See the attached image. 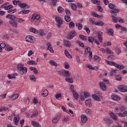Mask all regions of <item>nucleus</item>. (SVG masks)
<instances>
[{"label":"nucleus","instance_id":"nucleus-1","mask_svg":"<svg viewBox=\"0 0 127 127\" xmlns=\"http://www.w3.org/2000/svg\"><path fill=\"white\" fill-rule=\"evenodd\" d=\"M114 112L115 113H119L117 115L119 117H121V118H125V117L127 116V111H126V107L124 106L115 107Z\"/></svg>","mask_w":127,"mask_h":127},{"label":"nucleus","instance_id":"nucleus-2","mask_svg":"<svg viewBox=\"0 0 127 127\" xmlns=\"http://www.w3.org/2000/svg\"><path fill=\"white\" fill-rule=\"evenodd\" d=\"M17 69L20 72H22V74H26L27 73V68L24 67V64H19L17 65Z\"/></svg>","mask_w":127,"mask_h":127},{"label":"nucleus","instance_id":"nucleus-3","mask_svg":"<svg viewBox=\"0 0 127 127\" xmlns=\"http://www.w3.org/2000/svg\"><path fill=\"white\" fill-rule=\"evenodd\" d=\"M55 19L57 23V27H58V28H60L62 24H63V20H62V18H61V17L59 16H56L55 17Z\"/></svg>","mask_w":127,"mask_h":127},{"label":"nucleus","instance_id":"nucleus-4","mask_svg":"<svg viewBox=\"0 0 127 127\" xmlns=\"http://www.w3.org/2000/svg\"><path fill=\"white\" fill-rule=\"evenodd\" d=\"M119 90L123 93H127V87L125 85H121L118 86Z\"/></svg>","mask_w":127,"mask_h":127},{"label":"nucleus","instance_id":"nucleus-5","mask_svg":"<svg viewBox=\"0 0 127 127\" xmlns=\"http://www.w3.org/2000/svg\"><path fill=\"white\" fill-rule=\"evenodd\" d=\"M25 39L27 42H30V43H33L34 42V37H33V36H27L25 38Z\"/></svg>","mask_w":127,"mask_h":127},{"label":"nucleus","instance_id":"nucleus-6","mask_svg":"<svg viewBox=\"0 0 127 127\" xmlns=\"http://www.w3.org/2000/svg\"><path fill=\"white\" fill-rule=\"evenodd\" d=\"M92 98L94 99V100H96V101H98V102H100L101 101V99L100 98H101V95L99 93H96L94 94H93L92 95Z\"/></svg>","mask_w":127,"mask_h":127},{"label":"nucleus","instance_id":"nucleus-7","mask_svg":"<svg viewBox=\"0 0 127 127\" xmlns=\"http://www.w3.org/2000/svg\"><path fill=\"white\" fill-rule=\"evenodd\" d=\"M76 36V32L75 31H71L68 34L69 39H72Z\"/></svg>","mask_w":127,"mask_h":127},{"label":"nucleus","instance_id":"nucleus-8","mask_svg":"<svg viewBox=\"0 0 127 127\" xmlns=\"http://www.w3.org/2000/svg\"><path fill=\"white\" fill-rule=\"evenodd\" d=\"M87 39L89 43H91L92 45H95V38L92 36H89Z\"/></svg>","mask_w":127,"mask_h":127},{"label":"nucleus","instance_id":"nucleus-9","mask_svg":"<svg viewBox=\"0 0 127 127\" xmlns=\"http://www.w3.org/2000/svg\"><path fill=\"white\" fill-rule=\"evenodd\" d=\"M40 18V15H38L37 14H33L32 17H31V20H33L34 21L35 19H37V20H38Z\"/></svg>","mask_w":127,"mask_h":127},{"label":"nucleus","instance_id":"nucleus-10","mask_svg":"<svg viewBox=\"0 0 127 127\" xmlns=\"http://www.w3.org/2000/svg\"><path fill=\"white\" fill-rule=\"evenodd\" d=\"M64 45L65 47H71V42L70 41L64 40Z\"/></svg>","mask_w":127,"mask_h":127},{"label":"nucleus","instance_id":"nucleus-11","mask_svg":"<svg viewBox=\"0 0 127 127\" xmlns=\"http://www.w3.org/2000/svg\"><path fill=\"white\" fill-rule=\"evenodd\" d=\"M80 119L82 123H87V121H88V118H87V116H86L84 114L81 115Z\"/></svg>","mask_w":127,"mask_h":127},{"label":"nucleus","instance_id":"nucleus-12","mask_svg":"<svg viewBox=\"0 0 127 127\" xmlns=\"http://www.w3.org/2000/svg\"><path fill=\"white\" fill-rule=\"evenodd\" d=\"M60 118H61L60 115H57L56 116V117H55L53 119L52 122H53V124H57V122H59V121H60Z\"/></svg>","mask_w":127,"mask_h":127},{"label":"nucleus","instance_id":"nucleus-13","mask_svg":"<svg viewBox=\"0 0 127 127\" xmlns=\"http://www.w3.org/2000/svg\"><path fill=\"white\" fill-rule=\"evenodd\" d=\"M111 98L114 101H120L121 100V97L115 94H113Z\"/></svg>","mask_w":127,"mask_h":127},{"label":"nucleus","instance_id":"nucleus-14","mask_svg":"<svg viewBox=\"0 0 127 127\" xmlns=\"http://www.w3.org/2000/svg\"><path fill=\"white\" fill-rule=\"evenodd\" d=\"M48 48H47V50H49L51 53H54V50H53V48L51 47V43H49L47 44Z\"/></svg>","mask_w":127,"mask_h":127},{"label":"nucleus","instance_id":"nucleus-15","mask_svg":"<svg viewBox=\"0 0 127 127\" xmlns=\"http://www.w3.org/2000/svg\"><path fill=\"white\" fill-rule=\"evenodd\" d=\"M93 59L94 61H95V62H98V63H100L101 60V57H100V56L97 55L94 56Z\"/></svg>","mask_w":127,"mask_h":127},{"label":"nucleus","instance_id":"nucleus-16","mask_svg":"<svg viewBox=\"0 0 127 127\" xmlns=\"http://www.w3.org/2000/svg\"><path fill=\"white\" fill-rule=\"evenodd\" d=\"M107 33L109 35V36H114V29H108L107 30Z\"/></svg>","mask_w":127,"mask_h":127},{"label":"nucleus","instance_id":"nucleus-17","mask_svg":"<svg viewBox=\"0 0 127 127\" xmlns=\"http://www.w3.org/2000/svg\"><path fill=\"white\" fill-rule=\"evenodd\" d=\"M18 5L22 8H29V6L25 3H19Z\"/></svg>","mask_w":127,"mask_h":127},{"label":"nucleus","instance_id":"nucleus-18","mask_svg":"<svg viewBox=\"0 0 127 127\" xmlns=\"http://www.w3.org/2000/svg\"><path fill=\"white\" fill-rule=\"evenodd\" d=\"M111 118H112L113 121H117L118 120V116L115 113H113V112H111L110 114Z\"/></svg>","mask_w":127,"mask_h":127},{"label":"nucleus","instance_id":"nucleus-19","mask_svg":"<svg viewBox=\"0 0 127 127\" xmlns=\"http://www.w3.org/2000/svg\"><path fill=\"white\" fill-rule=\"evenodd\" d=\"M99 86L102 90L103 91L106 90V84H105V83H104L103 82L100 81L99 82Z\"/></svg>","mask_w":127,"mask_h":127},{"label":"nucleus","instance_id":"nucleus-20","mask_svg":"<svg viewBox=\"0 0 127 127\" xmlns=\"http://www.w3.org/2000/svg\"><path fill=\"white\" fill-rule=\"evenodd\" d=\"M104 122L106 123V125H111L113 124V121L112 119H110L105 118L104 119Z\"/></svg>","mask_w":127,"mask_h":127},{"label":"nucleus","instance_id":"nucleus-21","mask_svg":"<svg viewBox=\"0 0 127 127\" xmlns=\"http://www.w3.org/2000/svg\"><path fill=\"white\" fill-rule=\"evenodd\" d=\"M42 96H43V97L48 96V90L47 89H43L42 91Z\"/></svg>","mask_w":127,"mask_h":127},{"label":"nucleus","instance_id":"nucleus-22","mask_svg":"<svg viewBox=\"0 0 127 127\" xmlns=\"http://www.w3.org/2000/svg\"><path fill=\"white\" fill-rule=\"evenodd\" d=\"M16 17L12 14H8L6 16V18H9L10 20H14L15 19Z\"/></svg>","mask_w":127,"mask_h":127},{"label":"nucleus","instance_id":"nucleus-23","mask_svg":"<svg viewBox=\"0 0 127 127\" xmlns=\"http://www.w3.org/2000/svg\"><path fill=\"white\" fill-rule=\"evenodd\" d=\"M64 77H70L71 76V74L70 73V71L68 70H64Z\"/></svg>","mask_w":127,"mask_h":127},{"label":"nucleus","instance_id":"nucleus-24","mask_svg":"<svg viewBox=\"0 0 127 127\" xmlns=\"http://www.w3.org/2000/svg\"><path fill=\"white\" fill-rule=\"evenodd\" d=\"M85 103L86 107H89V108H91L92 107V103H91V100L90 99L86 100Z\"/></svg>","mask_w":127,"mask_h":127},{"label":"nucleus","instance_id":"nucleus-25","mask_svg":"<svg viewBox=\"0 0 127 127\" xmlns=\"http://www.w3.org/2000/svg\"><path fill=\"white\" fill-rule=\"evenodd\" d=\"M111 13H112V14H114V15H117V13H118V12H120V9H114V10H111L110 11Z\"/></svg>","mask_w":127,"mask_h":127},{"label":"nucleus","instance_id":"nucleus-26","mask_svg":"<svg viewBox=\"0 0 127 127\" xmlns=\"http://www.w3.org/2000/svg\"><path fill=\"white\" fill-rule=\"evenodd\" d=\"M102 35H103V32L99 31L98 32V39H99L100 42L102 43L103 42V38H102Z\"/></svg>","mask_w":127,"mask_h":127},{"label":"nucleus","instance_id":"nucleus-27","mask_svg":"<svg viewBox=\"0 0 127 127\" xmlns=\"http://www.w3.org/2000/svg\"><path fill=\"white\" fill-rule=\"evenodd\" d=\"M105 53H107V54H114V52H113V51H112L109 48H105Z\"/></svg>","mask_w":127,"mask_h":127},{"label":"nucleus","instance_id":"nucleus-28","mask_svg":"<svg viewBox=\"0 0 127 127\" xmlns=\"http://www.w3.org/2000/svg\"><path fill=\"white\" fill-rule=\"evenodd\" d=\"M30 32H32V33H35V34H37L38 33V30L37 29L31 27L30 28Z\"/></svg>","mask_w":127,"mask_h":127},{"label":"nucleus","instance_id":"nucleus-29","mask_svg":"<svg viewBox=\"0 0 127 127\" xmlns=\"http://www.w3.org/2000/svg\"><path fill=\"white\" fill-rule=\"evenodd\" d=\"M106 62H107V64H108V65H111L112 66H115V67H117V66H118V64H116L114 62H111L110 61H107Z\"/></svg>","mask_w":127,"mask_h":127},{"label":"nucleus","instance_id":"nucleus-30","mask_svg":"<svg viewBox=\"0 0 127 127\" xmlns=\"http://www.w3.org/2000/svg\"><path fill=\"white\" fill-rule=\"evenodd\" d=\"M31 124L32 125V126H33V127H41V126H40V124H39V123L35 122V121H32L31 122Z\"/></svg>","mask_w":127,"mask_h":127},{"label":"nucleus","instance_id":"nucleus-31","mask_svg":"<svg viewBox=\"0 0 127 127\" xmlns=\"http://www.w3.org/2000/svg\"><path fill=\"white\" fill-rule=\"evenodd\" d=\"M38 116V111H34L32 116L30 117L31 119H33V118H37Z\"/></svg>","mask_w":127,"mask_h":127},{"label":"nucleus","instance_id":"nucleus-32","mask_svg":"<svg viewBox=\"0 0 127 127\" xmlns=\"http://www.w3.org/2000/svg\"><path fill=\"white\" fill-rule=\"evenodd\" d=\"M105 23L103 21H98L94 23V25H97V26H103Z\"/></svg>","mask_w":127,"mask_h":127},{"label":"nucleus","instance_id":"nucleus-33","mask_svg":"<svg viewBox=\"0 0 127 127\" xmlns=\"http://www.w3.org/2000/svg\"><path fill=\"white\" fill-rule=\"evenodd\" d=\"M64 54L67 58L71 59L72 58V55H71L70 54H69V52L67 50L64 51Z\"/></svg>","mask_w":127,"mask_h":127},{"label":"nucleus","instance_id":"nucleus-34","mask_svg":"<svg viewBox=\"0 0 127 127\" xmlns=\"http://www.w3.org/2000/svg\"><path fill=\"white\" fill-rule=\"evenodd\" d=\"M38 33H39V34L41 36H44V35H45V34H46L45 31H44L43 30H40L38 31Z\"/></svg>","mask_w":127,"mask_h":127},{"label":"nucleus","instance_id":"nucleus-35","mask_svg":"<svg viewBox=\"0 0 127 127\" xmlns=\"http://www.w3.org/2000/svg\"><path fill=\"white\" fill-rule=\"evenodd\" d=\"M49 64L50 65H52V66H56V67H57L58 64H57V63L54 62V61H50Z\"/></svg>","mask_w":127,"mask_h":127},{"label":"nucleus","instance_id":"nucleus-36","mask_svg":"<svg viewBox=\"0 0 127 127\" xmlns=\"http://www.w3.org/2000/svg\"><path fill=\"white\" fill-rule=\"evenodd\" d=\"M27 64H28V65H37V63L35 62L34 61H28Z\"/></svg>","mask_w":127,"mask_h":127},{"label":"nucleus","instance_id":"nucleus-37","mask_svg":"<svg viewBox=\"0 0 127 127\" xmlns=\"http://www.w3.org/2000/svg\"><path fill=\"white\" fill-rule=\"evenodd\" d=\"M75 26L78 27L77 28L78 30H81L82 28H83V25L80 23H75Z\"/></svg>","mask_w":127,"mask_h":127},{"label":"nucleus","instance_id":"nucleus-38","mask_svg":"<svg viewBox=\"0 0 127 127\" xmlns=\"http://www.w3.org/2000/svg\"><path fill=\"white\" fill-rule=\"evenodd\" d=\"M79 37L83 41L88 40V38L86 36H84L83 35H79Z\"/></svg>","mask_w":127,"mask_h":127},{"label":"nucleus","instance_id":"nucleus-39","mask_svg":"<svg viewBox=\"0 0 127 127\" xmlns=\"http://www.w3.org/2000/svg\"><path fill=\"white\" fill-rule=\"evenodd\" d=\"M91 52V48L90 47H87L85 49L84 53L87 55V54H89V53Z\"/></svg>","mask_w":127,"mask_h":127},{"label":"nucleus","instance_id":"nucleus-40","mask_svg":"<svg viewBox=\"0 0 127 127\" xmlns=\"http://www.w3.org/2000/svg\"><path fill=\"white\" fill-rule=\"evenodd\" d=\"M72 94L74 99H75L76 101H78V99H79V95L76 92L72 93Z\"/></svg>","mask_w":127,"mask_h":127},{"label":"nucleus","instance_id":"nucleus-41","mask_svg":"<svg viewBox=\"0 0 127 127\" xmlns=\"http://www.w3.org/2000/svg\"><path fill=\"white\" fill-rule=\"evenodd\" d=\"M30 79L31 80V81H33L34 82H35L36 81V78H35V76L33 74H30L29 75Z\"/></svg>","mask_w":127,"mask_h":127},{"label":"nucleus","instance_id":"nucleus-42","mask_svg":"<svg viewBox=\"0 0 127 127\" xmlns=\"http://www.w3.org/2000/svg\"><path fill=\"white\" fill-rule=\"evenodd\" d=\"M64 20L67 22H70V21H71V17L70 16H65Z\"/></svg>","mask_w":127,"mask_h":127},{"label":"nucleus","instance_id":"nucleus-43","mask_svg":"<svg viewBox=\"0 0 127 127\" xmlns=\"http://www.w3.org/2000/svg\"><path fill=\"white\" fill-rule=\"evenodd\" d=\"M58 11L60 13H63L64 12V9L62 6H59L58 8Z\"/></svg>","mask_w":127,"mask_h":127},{"label":"nucleus","instance_id":"nucleus-44","mask_svg":"<svg viewBox=\"0 0 127 127\" xmlns=\"http://www.w3.org/2000/svg\"><path fill=\"white\" fill-rule=\"evenodd\" d=\"M16 20V21H18V22H19V23H21V22H23V21H25V20H23L20 18H17L16 17L15 18Z\"/></svg>","mask_w":127,"mask_h":127},{"label":"nucleus","instance_id":"nucleus-45","mask_svg":"<svg viewBox=\"0 0 127 127\" xmlns=\"http://www.w3.org/2000/svg\"><path fill=\"white\" fill-rule=\"evenodd\" d=\"M11 24L12 25V26H14V27H17V22L16 21L14 20L13 21L11 22Z\"/></svg>","mask_w":127,"mask_h":127},{"label":"nucleus","instance_id":"nucleus-46","mask_svg":"<svg viewBox=\"0 0 127 127\" xmlns=\"http://www.w3.org/2000/svg\"><path fill=\"white\" fill-rule=\"evenodd\" d=\"M115 7L116 6L112 3H110L108 4V7H109V8H111V9H115Z\"/></svg>","mask_w":127,"mask_h":127},{"label":"nucleus","instance_id":"nucleus-47","mask_svg":"<svg viewBox=\"0 0 127 127\" xmlns=\"http://www.w3.org/2000/svg\"><path fill=\"white\" fill-rule=\"evenodd\" d=\"M111 17L112 18L113 22H114V23H117V22H118V18H117V17H115L114 15H111Z\"/></svg>","mask_w":127,"mask_h":127},{"label":"nucleus","instance_id":"nucleus-48","mask_svg":"<svg viewBox=\"0 0 127 127\" xmlns=\"http://www.w3.org/2000/svg\"><path fill=\"white\" fill-rule=\"evenodd\" d=\"M91 15H92V16H93L94 17H97V18H100V17H101V16H100V15L96 13L95 12H92Z\"/></svg>","mask_w":127,"mask_h":127},{"label":"nucleus","instance_id":"nucleus-49","mask_svg":"<svg viewBox=\"0 0 127 127\" xmlns=\"http://www.w3.org/2000/svg\"><path fill=\"white\" fill-rule=\"evenodd\" d=\"M13 7V6L11 4L9 5L8 6H6L5 7V10H9L10 9H11V8H12Z\"/></svg>","mask_w":127,"mask_h":127},{"label":"nucleus","instance_id":"nucleus-50","mask_svg":"<svg viewBox=\"0 0 127 127\" xmlns=\"http://www.w3.org/2000/svg\"><path fill=\"white\" fill-rule=\"evenodd\" d=\"M7 12L8 13H14V12H16V9H10L7 10Z\"/></svg>","mask_w":127,"mask_h":127},{"label":"nucleus","instance_id":"nucleus-51","mask_svg":"<svg viewBox=\"0 0 127 127\" xmlns=\"http://www.w3.org/2000/svg\"><path fill=\"white\" fill-rule=\"evenodd\" d=\"M65 81L66 82H68V83H73L74 82L73 78H66Z\"/></svg>","mask_w":127,"mask_h":127},{"label":"nucleus","instance_id":"nucleus-52","mask_svg":"<svg viewBox=\"0 0 127 127\" xmlns=\"http://www.w3.org/2000/svg\"><path fill=\"white\" fill-rule=\"evenodd\" d=\"M70 89L72 93H75L76 92V89L74 88V86L73 85H71L70 87Z\"/></svg>","mask_w":127,"mask_h":127},{"label":"nucleus","instance_id":"nucleus-53","mask_svg":"<svg viewBox=\"0 0 127 127\" xmlns=\"http://www.w3.org/2000/svg\"><path fill=\"white\" fill-rule=\"evenodd\" d=\"M69 27L70 28H74V27H75V23H74L73 22H69Z\"/></svg>","mask_w":127,"mask_h":127},{"label":"nucleus","instance_id":"nucleus-54","mask_svg":"<svg viewBox=\"0 0 127 127\" xmlns=\"http://www.w3.org/2000/svg\"><path fill=\"white\" fill-rule=\"evenodd\" d=\"M18 98V94H14L11 96V99L14 100Z\"/></svg>","mask_w":127,"mask_h":127},{"label":"nucleus","instance_id":"nucleus-55","mask_svg":"<svg viewBox=\"0 0 127 127\" xmlns=\"http://www.w3.org/2000/svg\"><path fill=\"white\" fill-rule=\"evenodd\" d=\"M71 7L72 10H76L77 9V5H76L75 4H71Z\"/></svg>","mask_w":127,"mask_h":127},{"label":"nucleus","instance_id":"nucleus-56","mask_svg":"<svg viewBox=\"0 0 127 127\" xmlns=\"http://www.w3.org/2000/svg\"><path fill=\"white\" fill-rule=\"evenodd\" d=\"M24 103H26V104H30V99H29V98L27 97L24 100Z\"/></svg>","mask_w":127,"mask_h":127},{"label":"nucleus","instance_id":"nucleus-57","mask_svg":"<svg viewBox=\"0 0 127 127\" xmlns=\"http://www.w3.org/2000/svg\"><path fill=\"white\" fill-rule=\"evenodd\" d=\"M18 121L19 119L16 118V117H14V119H13V122L15 124V125H16V126H17V125L18 124Z\"/></svg>","mask_w":127,"mask_h":127},{"label":"nucleus","instance_id":"nucleus-58","mask_svg":"<svg viewBox=\"0 0 127 127\" xmlns=\"http://www.w3.org/2000/svg\"><path fill=\"white\" fill-rule=\"evenodd\" d=\"M91 2L94 4H99L100 3V1L98 0H91Z\"/></svg>","mask_w":127,"mask_h":127},{"label":"nucleus","instance_id":"nucleus-59","mask_svg":"<svg viewBox=\"0 0 127 127\" xmlns=\"http://www.w3.org/2000/svg\"><path fill=\"white\" fill-rule=\"evenodd\" d=\"M83 95L84 96V97L86 99H87V98H89V97H90V94L87 92H84L83 93Z\"/></svg>","mask_w":127,"mask_h":127},{"label":"nucleus","instance_id":"nucleus-60","mask_svg":"<svg viewBox=\"0 0 127 127\" xmlns=\"http://www.w3.org/2000/svg\"><path fill=\"white\" fill-rule=\"evenodd\" d=\"M117 72V70L116 69H112L110 72V73L109 74V76H113L115 73Z\"/></svg>","mask_w":127,"mask_h":127},{"label":"nucleus","instance_id":"nucleus-61","mask_svg":"<svg viewBox=\"0 0 127 127\" xmlns=\"http://www.w3.org/2000/svg\"><path fill=\"white\" fill-rule=\"evenodd\" d=\"M7 77L9 79H15V76H14L12 74H8Z\"/></svg>","mask_w":127,"mask_h":127},{"label":"nucleus","instance_id":"nucleus-62","mask_svg":"<svg viewBox=\"0 0 127 127\" xmlns=\"http://www.w3.org/2000/svg\"><path fill=\"white\" fill-rule=\"evenodd\" d=\"M116 51L118 53V54H121V48L120 47H116Z\"/></svg>","mask_w":127,"mask_h":127},{"label":"nucleus","instance_id":"nucleus-63","mask_svg":"<svg viewBox=\"0 0 127 127\" xmlns=\"http://www.w3.org/2000/svg\"><path fill=\"white\" fill-rule=\"evenodd\" d=\"M80 101H85V96L83 95H80Z\"/></svg>","mask_w":127,"mask_h":127},{"label":"nucleus","instance_id":"nucleus-64","mask_svg":"<svg viewBox=\"0 0 127 127\" xmlns=\"http://www.w3.org/2000/svg\"><path fill=\"white\" fill-rule=\"evenodd\" d=\"M116 80H117V81H121V80H122V77L120 75H117L115 77Z\"/></svg>","mask_w":127,"mask_h":127}]
</instances>
